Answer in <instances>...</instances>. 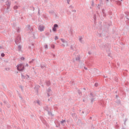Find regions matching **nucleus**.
I'll return each mask as SVG.
<instances>
[{"mask_svg":"<svg viewBox=\"0 0 129 129\" xmlns=\"http://www.w3.org/2000/svg\"><path fill=\"white\" fill-rule=\"evenodd\" d=\"M125 14L126 15V17H128L129 12H125Z\"/></svg>","mask_w":129,"mask_h":129,"instance_id":"6ab92c4d","label":"nucleus"},{"mask_svg":"<svg viewBox=\"0 0 129 129\" xmlns=\"http://www.w3.org/2000/svg\"><path fill=\"white\" fill-rule=\"evenodd\" d=\"M26 76H27L28 78H30V76H29L28 75H27Z\"/></svg>","mask_w":129,"mask_h":129,"instance_id":"864d4df0","label":"nucleus"},{"mask_svg":"<svg viewBox=\"0 0 129 129\" xmlns=\"http://www.w3.org/2000/svg\"><path fill=\"white\" fill-rule=\"evenodd\" d=\"M67 3L69 5H70V0H67Z\"/></svg>","mask_w":129,"mask_h":129,"instance_id":"79ce46f5","label":"nucleus"},{"mask_svg":"<svg viewBox=\"0 0 129 129\" xmlns=\"http://www.w3.org/2000/svg\"><path fill=\"white\" fill-rule=\"evenodd\" d=\"M20 88H21L22 91H23L24 90V87H23V86H19Z\"/></svg>","mask_w":129,"mask_h":129,"instance_id":"f3484780","label":"nucleus"},{"mask_svg":"<svg viewBox=\"0 0 129 129\" xmlns=\"http://www.w3.org/2000/svg\"><path fill=\"white\" fill-rule=\"evenodd\" d=\"M20 43H21V37L20 35H18L15 40V43L16 45H18V44H20Z\"/></svg>","mask_w":129,"mask_h":129,"instance_id":"f03ea898","label":"nucleus"},{"mask_svg":"<svg viewBox=\"0 0 129 129\" xmlns=\"http://www.w3.org/2000/svg\"><path fill=\"white\" fill-rule=\"evenodd\" d=\"M33 30H34V28H31L30 31V32H33Z\"/></svg>","mask_w":129,"mask_h":129,"instance_id":"4c0bfd02","label":"nucleus"},{"mask_svg":"<svg viewBox=\"0 0 129 129\" xmlns=\"http://www.w3.org/2000/svg\"><path fill=\"white\" fill-rule=\"evenodd\" d=\"M6 6L7 8H6V10H9L10 9V7H11V3L10 2H7L6 3Z\"/></svg>","mask_w":129,"mask_h":129,"instance_id":"423d86ee","label":"nucleus"},{"mask_svg":"<svg viewBox=\"0 0 129 129\" xmlns=\"http://www.w3.org/2000/svg\"><path fill=\"white\" fill-rule=\"evenodd\" d=\"M76 61H80V56H78L76 58Z\"/></svg>","mask_w":129,"mask_h":129,"instance_id":"2eb2a0df","label":"nucleus"},{"mask_svg":"<svg viewBox=\"0 0 129 129\" xmlns=\"http://www.w3.org/2000/svg\"><path fill=\"white\" fill-rule=\"evenodd\" d=\"M116 103H117V104H118V105H119L121 104V102H120V100H117L115 101Z\"/></svg>","mask_w":129,"mask_h":129,"instance_id":"9b49d317","label":"nucleus"},{"mask_svg":"<svg viewBox=\"0 0 129 129\" xmlns=\"http://www.w3.org/2000/svg\"><path fill=\"white\" fill-rule=\"evenodd\" d=\"M84 69H85V70H87V68H86V67H84Z\"/></svg>","mask_w":129,"mask_h":129,"instance_id":"603ef678","label":"nucleus"},{"mask_svg":"<svg viewBox=\"0 0 129 129\" xmlns=\"http://www.w3.org/2000/svg\"><path fill=\"white\" fill-rule=\"evenodd\" d=\"M1 56H2V57H5V53H2L1 54Z\"/></svg>","mask_w":129,"mask_h":129,"instance_id":"72a5a7b5","label":"nucleus"},{"mask_svg":"<svg viewBox=\"0 0 129 129\" xmlns=\"http://www.w3.org/2000/svg\"><path fill=\"white\" fill-rule=\"evenodd\" d=\"M72 116H76V114H72Z\"/></svg>","mask_w":129,"mask_h":129,"instance_id":"de8ad7c7","label":"nucleus"},{"mask_svg":"<svg viewBox=\"0 0 129 129\" xmlns=\"http://www.w3.org/2000/svg\"><path fill=\"white\" fill-rule=\"evenodd\" d=\"M10 68H6L5 69V70H6V71H10Z\"/></svg>","mask_w":129,"mask_h":129,"instance_id":"bb28decb","label":"nucleus"},{"mask_svg":"<svg viewBox=\"0 0 129 129\" xmlns=\"http://www.w3.org/2000/svg\"><path fill=\"white\" fill-rule=\"evenodd\" d=\"M126 19H127V20H128V21H129V18H128L126 17Z\"/></svg>","mask_w":129,"mask_h":129,"instance_id":"69168bd1","label":"nucleus"},{"mask_svg":"<svg viewBox=\"0 0 129 129\" xmlns=\"http://www.w3.org/2000/svg\"><path fill=\"white\" fill-rule=\"evenodd\" d=\"M17 32H18V33H20V28H18V29H17Z\"/></svg>","mask_w":129,"mask_h":129,"instance_id":"c03bdc74","label":"nucleus"},{"mask_svg":"<svg viewBox=\"0 0 129 129\" xmlns=\"http://www.w3.org/2000/svg\"><path fill=\"white\" fill-rule=\"evenodd\" d=\"M56 28H58V24H54L53 25V27L52 28V31L53 32H56Z\"/></svg>","mask_w":129,"mask_h":129,"instance_id":"39448f33","label":"nucleus"},{"mask_svg":"<svg viewBox=\"0 0 129 129\" xmlns=\"http://www.w3.org/2000/svg\"><path fill=\"white\" fill-rule=\"evenodd\" d=\"M126 121H127V118L125 119V120H124V125H126V124L125 123V122H126Z\"/></svg>","mask_w":129,"mask_h":129,"instance_id":"5701e85b","label":"nucleus"},{"mask_svg":"<svg viewBox=\"0 0 129 129\" xmlns=\"http://www.w3.org/2000/svg\"><path fill=\"white\" fill-rule=\"evenodd\" d=\"M31 46H32V47H34V44L32 43Z\"/></svg>","mask_w":129,"mask_h":129,"instance_id":"4d7b16f0","label":"nucleus"},{"mask_svg":"<svg viewBox=\"0 0 129 129\" xmlns=\"http://www.w3.org/2000/svg\"><path fill=\"white\" fill-rule=\"evenodd\" d=\"M103 77L104 78H107V76H104Z\"/></svg>","mask_w":129,"mask_h":129,"instance_id":"5fc2aeb1","label":"nucleus"},{"mask_svg":"<svg viewBox=\"0 0 129 129\" xmlns=\"http://www.w3.org/2000/svg\"><path fill=\"white\" fill-rule=\"evenodd\" d=\"M117 66L119 67V63H117ZM118 67H117V68H118Z\"/></svg>","mask_w":129,"mask_h":129,"instance_id":"6e6d98bb","label":"nucleus"},{"mask_svg":"<svg viewBox=\"0 0 129 129\" xmlns=\"http://www.w3.org/2000/svg\"><path fill=\"white\" fill-rule=\"evenodd\" d=\"M29 49H32V47L31 46H29Z\"/></svg>","mask_w":129,"mask_h":129,"instance_id":"13d9d810","label":"nucleus"},{"mask_svg":"<svg viewBox=\"0 0 129 129\" xmlns=\"http://www.w3.org/2000/svg\"><path fill=\"white\" fill-rule=\"evenodd\" d=\"M45 49H48V45L46 44V45H45Z\"/></svg>","mask_w":129,"mask_h":129,"instance_id":"58836bf2","label":"nucleus"},{"mask_svg":"<svg viewBox=\"0 0 129 129\" xmlns=\"http://www.w3.org/2000/svg\"><path fill=\"white\" fill-rule=\"evenodd\" d=\"M78 93H79V94L80 95H81V94H82V93H81V91H80V90H78Z\"/></svg>","mask_w":129,"mask_h":129,"instance_id":"412c9836","label":"nucleus"},{"mask_svg":"<svg viewBox=\"0 0 129 129\" xmlns=\"http://www.w3.org/2000/svg\"><path fill=\"white\" fill-rule=\"evenodd\" d=\"M84 90H86V89L85 88H83Z\"/></svg>","mask_w":129,"mask_h":129,"instance_id":"e2e57ef3","label":"nucleus"},{"mask_svg":"<svg viewBox=\"0 0 129 129\" xmlns=\"http://www.w3.org/2000/svg\"><path fill=\"white\" fill-rule=\"evenodd\" d=\"M83 101L84 102H85V99H83Z\"/></svg>","mask_w":129,"mask_h":129,"instance_id":"052dcab7","label":"nucleus"},{"mask_svg":"<svg viewBox=\"0 0 129 129\" xmlns=\"http://www.w3.org/2000/svg\"><path fill=\"white\" fill-rule=\"evenodd\" d=\"M51 48H52V49H55V45H51Z\"/></svg>","mask_w":129,"mask_h":129,"instance_id":"c756f323","label":"nucleus"},{"mask_svg":"<svg viewBox=\"0 0 129 129\" xmlns=\"http://www.w3.org/2000/svg\"><path fill=\"white\" fill-rule=\"evenodd\" d=\"M74 48H75L74 46L71 45V46H70L71 50H73V51H74Z\"/></svg>","mask_w":129,"mask_h":129,"instance_id":"4468645a","label":"nucleus"},{"mask_svg":"<svg viewBox=\"0 0 129 129\" xmlns=\"http://www.w3.org/2000/svg\"><path fill=\"white\" fill-rule=\"evenodd\" d=\"M21 76H22V78L23 79H25V78H26V77H25V76H24V75L23 74L21 75Z\"/></svg>","mask_w":129,"mask_h":129,"instance_id":"cd10ccee","label":"nucleus"},{"mask_svg":"<svg viewBox=\"0 0 129 129\" xmlns=\"http://www.w3.org/2000/svg\"><path fill=\"white\" fill-rule=\"evenodd\" d=\"M18 6H14V10H17V9H18Z\"/></svg>","mask_w":129,"mask_h":129,"instance_id":"c85d7f7f","label":"nucleus"},{"mask_svg":"<svg viewBox=\"0 0 129 129\" xmlns=\"http://www.w3.org/2000/svg\"><path fill=\"white\" fill-rule=\"evenodd\" d=\"M49 14H53V13H54V11H49Z\"/></svg>","mask_w":129,"mask_h":129,"instance_id":"f704fd0d","label":"nucleus"},{"mask_svg":"<svg viewBox=\"0 0 129 129\" xmlns=\"http://www.w3.org/2000/svg\"><path fill=\"white\" fill-rule=\"evenodd\" d=\"M41 69H44V68H45V66H41Z\"/></svg>","mask_w":129,"mask_h":129,"instance_id":"473e14b6","label":"nucleus"},{"mask_svg":"<svg viewBox=\"0 0 129 129\" xmlns=\"http://www.w3.org/2000/svg\"><path fill=\"white\" fill-rule=\"evenodd\" d=\"M64 122H66V120H62L61 121V124H62V123H64Z\"/></svg>","mask_w":129,"mask_h":129,"instance_id":"393cba45","label":"nucleus"},{"mask_svg":"<svg viewBox=\"0 0 129 129\" xmlns=\"http://www.w3.org/2000/svg\"><path fill=\"white\" fill-rule=\"evenodd\" d=\"M93 6H94V2L93 1Z\"/></svg>","mask_w":129,"mask_h":129,"instance_id":"680f3d73","label":"nucleus"},{"mask_svg":"<svg viewBox=\"0 0 129 129\" xmlns=\"http://www.w3.org/2000/svg\"><path fill=\"white\" fill-rule=\"evenodd\" d=\"M25 66H27V67H29V64L27 63Z\"/></svg>","mask_w":129,"mask_h":129,"instance_id":"8fccbe9b","label":"nucleus"},{"mask_svg":"<svg viewBox=\"0 0 129 129\" xmlns=\"http://www.w3.org/2000/svg\"><path fill=\"white\" fill-rule=\"evenodd\" d=\"M55 40H58V36H55Z\"/></svg>","mask_w":129,"mask_h":129,"instance_id":"ea45409f","label":"nucleus"},{"mask_svg":"<svg viewBox=\"0 0 129 129\" xmlns=\"http://www.w3.org/2000/svg\"><path fill=\"white\" fill-rule=\"evenodd\" d=\"M0 49H3V47L0 46Z\"/></svg>","mask_w":129,"mask_h":129,"instance_id":"0e129e2a","label":"nucleus"},{"mask_svg":"<svg viewBox=\"0 0 129 129\" xmlns=\"http://www.w3.org/2000/svg\"><path fill=\"white\" fill-rule=\"evenodd\" d=\"M51 92H52V90L51 88H49L47 90V96H48V97L51 95Z\"/></svg>","mask_w":129,"mask_h":129,"instance_id":"20e7f679","label":"nucleus"},{"mask_svg":"<svg viewBox=\"0 0 129 129\" xmlns=\"http://www.w3.org/2000/svg\"><path fill=\"white\" fill-rule=\"evenodd\" d=\"M70 8L71 9H72V8H73V6H72L71 5V6H70Z\"/></svg>","mask_w":129,"mask_h":129,"instance_id":"09e8293b","label":"nucleus"},{"mask_svg":"<svg viewBox=\"0 0 129 129\" xmlns=\"http://www.w3.org/2000/svg\"><path fill=\"white\" fill-rule=\"evenodd\" d=\"M44 109H45V110H46V111H48V110H49V107L46 106L44 107Z\"/></svg>","mask_w":129,"mask_h":129,"instance_id":"f8f14e48","label":"nucleus"},{"mask_svg":"<svg viewBox=\"0 0 129 129\" xmlns=\"http://www.w3.org/2000/svg\"><path fill=\"white\" fill-rule=\"evenodd\" d=\"M46 36H49V35H50V33H49V32H47L46 33H45Z\"/></svg>","mask_w":129,"mask_h":129,"instance_id":"a19ab883","label":"nucleus"},{"mask_svg":"<svg viewBox=\"0 0 129 129\" xmlns=\"http://www.w3.org/2000/svg\"><path fill=\"white\" fill-rule=\"evenodd\" d=\"M72 12H75V13H76V10H72Z\"/></svg>","mask_w":129,"mask_h":129,"instance_id":"3c124183","label":"nucleus"},{"mask_svg":"<svg viewBox=\"0 0 129 129\" xmlns=\"http://www.w3.org/2000/svg\"><path fill=\"white\" fill-rule=\"evenodd\" d=\"M102 12L103 13V17H106V14H105V10H104V9L102 10Z\"/></svg>","mask_w":129,"mask_h":129,"instance_id":"0eeeda50","label":"nucleus"},{"mask_svg":"<svg viewBox=\"0 0 129 129\" xmlns=\"http://www.w3.org/2000/svg\"><path fill=\"white\" fill-rule=\"evenodd\" d=\"M27 28H28V30H31V26H30V25H27Z\"/></svg>","mask_w":129,"mask_h":129,"instance_id":"a878e982","label":"nucleus"},{"mask_svg":"<svg viewBox=\"0 0 129 129\" xmlns=\"http://www.w3.org/2000/svg\"><path fill=\"white\" fill-rule=\"evenodd\" d=\"M17 69L18 71H23L25 70V66L22 63L19 64L17 66Z\"/></svg>","mask_w":129,"mask_h":129,"instance_id":"f257e3e1","label":"nucleus"},{"mask_svg":"<svg viewBox=\"0 0 129 129\" xmlns=\"http://www.w3.org/2000/svg\"><path fill=\"white\" fill-rule=\"evenodd\" d=\"M88 54H89V55H91V52H90V51H89L88 52Z\"/></svg>","mask_w":129,"mask_h":129,"instance_id":"49530a36","label":"nucleus"},{"mask_svg":"<svg viewBox=\"0 0 129 129\" xmlns=\"http://www.w3.org/2000/svg\"><path fill=\"white\" fill-rule=\"evenodd\" d=\"M34 103H36V102H37V104H38V105H40V101L37 100V102L34 101Z\"/></svg>","mask_w":129,"mask_h":129,"instance_id":"aec40b11","label":"nucleus"},{"mask_svg":"<svg viewBox=\"0 0 129 129\" xmlns=\"http://www.w3.org/2000/svg\"><path fill=\"white\" fill-rule=\"evenodd\" d=\"M108 56H109L110 57V54H108Z\"/></svg>","mask_w":129,"mask_h":129,"instance_id":"338daca9","label":"nucleus"},{"mask_svg":"<svg viewBox=\"0 0 129 129\" xmlns=\"http://www.w3.org/2000/svg\"><path fill=\"white\" fill-rule=\"evenodd\" d=\"M71 84H72L73 85V84L74 83V81L70 82Z\"/></svg>","mask_w":129,"mask_h":129,"instance_id":"a18cd8bd","label":"nucleus"},{"mask_svg":"<svg viewBox=\"0 0 129 129\" xmlns=\"http://www.w3.org/2000/svg\"><path fill=\"white\" fill-rule=\"evenodd\" d=\"M46 84L47 86H50V85H51V82H50V81H47L46 82Z\"/></svg>","mask_w":129,"mask_h":129,"instance_id":"1a4fd4ad","label":"nucleus"},{"mask_svg":"<svg viewBox=\"0 0 129 129\" xmlns=\"http://www.w3.org/2000/svg\"><path fill=\"white\" fill-rule=\"evenodd\" d=\"M100 5L99 4L98 5L97 8H98L99 10H100V7H99Z\"/></svg>","mask_w":129,"mask_h":129,"instance_id":"37998d69","label":"nucleus"},{"mask_svg":"<svg viewBox=\"0 0 129 129\" xmlns=\"http://www.w3.org/2000/svg\"><path fill=\"white\" fill-rule=\"evenodd\" d=\"M53 57H55V54H53Z\"/></svg>","mask_w":129,"mask_h":129,"instance_id":"774afa93","label":"nucleus"},{"mask_svg":"<svg viewBox=\"0 0 129 129\" xmlns=\"http://www.w3.org/2000/svg\"><path fill=\"white\" fill-rule=\"evenodd\" d=\"M95 87H97V86H98V83H95Z\"/></svg>","mask_w":129,"mask_h":129,"instance_id":"e433bc0d","label":"nucleus"},{"mask_svg":"<svg viewBox=\"0 0 129 129\" xmlns=\"http://www.w3.org/2000/svg\"><path fill=\"white\" fill-rule=\"evenodd\" d=\"M34 61H35V59H32L31 61H29L30 64H32V63H33V62H34Z\"/></svg>","mask_w":129,"mask_h":129,"instance_id":"4be33fe9","label":"nucleus"},{"mask_svg":"<svg viewBox=\"0 0 129 129\" xmlns=\"http://www.w3.org/2000/svg\"><path fill=\"white\" fill-rule=\"evenodd\" d=\"M116 4L118 6H120V5H121V2H120V1H118L116 2Z\"/></svg>","mask_w":129,"mask_h":129,"instance_id":"ddd939ff","label":"nucleus"},{"mask_svg":"<svg viewBox=\"0 0 129 129\" xmlns=\"http://www.w3.org/2000/svg\"><path fill=\"white\" fill-rule=\"evenodd\" d=\"M99 46H100V47L101 48V49H103V48H105V45L103 44L102 43L101 44H100Z\"/></svg>","mask_w":129,"mask_h":129,"instance_id":"9d476101","label":"nucleus"},{"mask_svg":"<svg viewBox=\"0 0 129 129\" xmlns=\"http://www.w3.org/2000/svg\"><path fill=\"white\" fill-rule=\"evenodd\" d=\"M18 50L21 51V49H22V46L19 45L18 47Z\"/></svg>","mask_w":129,"mask_h":129,"instance_id":"dca6fc26","label":"nucleus"},{"mask_svg":"<svg viewBox=\"0 0 129 129\" xmlns=\"http://www.w3.org/2000/svg\"><path fill=\"white\" fill-rule=\"evenodd\" d=\"M44 26L43 25H39L38 29L39 30V31H40V32H43L44 31Z\"/></svg>","mask_w":129,"mask_h":129,"instance_id":"7ed1b4c3","label":"nucleus"},{"mask_svg":"<svg viewBox=\"0 0 129 129\" xmlns=\"http://www.w3.org/2000/svg\"><path fill=\"white\" fill-rule=\"evenodd\" d=\"M94 98H92L91 99V103H93V101H94Z\"/></svg>","mask_w":129,"mask_h":129,"instance_id":"a211bd4d","label":"nucleus"},{"mask_svg":"<svg viewBox=\"0 0 129 129\" xmlns=\"http://www.w3.org/2000/svg\"><path fill=\"white\" fill-rule=\"evenodd\" d=\"M60 40L61 41V42H62V43H65V39L61 38Z\"/></svg>","mask_w":129,"mask_h":129,"instance_id":"b1692460","label":"nucleus"},{"mask_svg":"<svg viewBox=\"0 0 129 129\" xmlns=\"http://www.w3.org/2000/svg\"><path fill=\"white\" fill-rule=\"evenodd\" d=\"M118 97V96H117V95H116V98H117Z\"/></svg>","mask_w":129,"mask_h":129,"instance_id":"bf43d9fd","label":"nucleus"},{"mask_svg":"<svg viewBox=\"0 0 129 129\" xmlns=\"http://www.w3.org/2000/svg\"><path fill=\"white\" fill-rule=\"evenodd\" d=\"M83 39V38L82 37V36H80L79 38V42H80V43H83V41L82 40Z\"/></svg>","mask_w":129,"mask_h":129,"instance_id":"6e6552de","label":"nucleus"},{"mask_svg":"<svg viewBox=\"0 0 129 129\" xmlns=\"http://www.w3.org/2000/svg\"><path fill=\"white\" fill-rule=\"evenodd\" d=\"M90 96H92V97H94V95H93V94H92V93H91L90 94Z\"/></svg>","mask_w":129,"mask_h":129,"instance_id":"7c9ffc66","label":"nucleus"},{"mask_svg":"<svg viewBox=\"0 0 129 129\" xmlns=\"http://www.w3.org/2000/svg\"><path fill=\"white\" fill-rule=\"evenodd\" d=\"M21 60H25V57H24L23 56L21 57Z\"/></svg>","mask_w":129,"mask_h":129,"instance_id":"c9c22d12","label":"nucleus"},{"mask_svg":"<svg viewBox=\"0 0 129 129\" xmlns=\"http://www.w3.org/2000/svg\"><path fill=\"white\" fill-rule=\"evenodd\" d=\"M94 19L95 20V21H96V15H94Z\"/></svg>","mask_w":129,"mask_h":129,"instance_id":"2f4dec72","label":"nucleus"}]
</instances>
